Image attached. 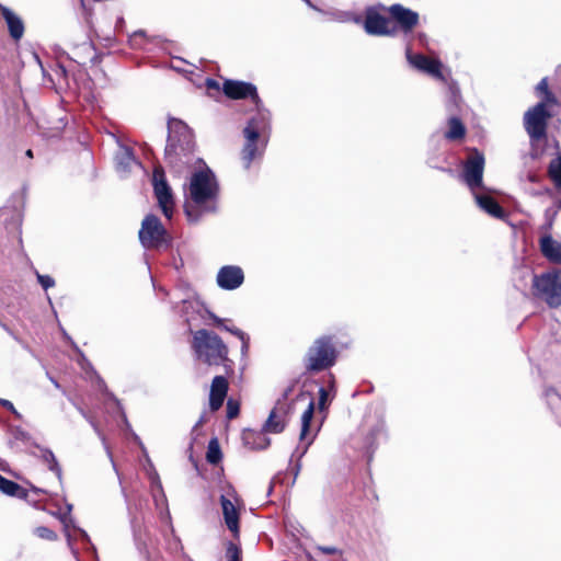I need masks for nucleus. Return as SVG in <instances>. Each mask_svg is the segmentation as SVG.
Masks as SVG:
<instances>
[{
  "instance_id": "22",
  "label": "nucleus",
  "mask_w": 561,
  "mask_h": 561,
  "mask_svg": "<svg viewBox=\"0 0 561 561\" xmlns=\"http://www.w3.org/2000/svg\"><path fill=\"white\" fill-rule=\"evenodd\" d=\"M466 135V127L457 117H450L447 123L445 138L450 141L461 140Z\"/></svg>"
},
{
  "instance_id": "35",
  "label": "nucleus",
  "mask_w": 561,
  "mask_h": 561,
  "mask_svg": "<svg viewBox=\"0 0 561 561\" xmlns=\"http://www.w3.org/2000/svg\"><path fill=\"white\" fill-rule=\"evenodd\" d=\"M240 413V403L233 399L227 401V417L229 420L236 419Z\"/></svg>"
},
{
  "instance_id": "23",
  "label": "nucleus",
  "mask_w": 561,
  "mask_h": 561,
  "mask_svg": "<svg viewBox=\"0 0 561 561\" xmlns=\"http://www.w3.org/2000/svg\"><path fill=\"white\" fill-rule=\"evenodd\" d=\"M222 459V453L219 442L216 437L211 438L207 446L206 460L210 465H218Z\"/></svg>"
},
{
  "instance_id": "41",
  "label": "nucleus",
  "mask_w": 561,
  "mask_h": 561,
  "mask_svg": "<svg viewBox=\"0 0 561 561\" xmlns=\"http://www.w3.org/2000/svg\"><path fill=\"white\" fill-rule=\"evenodd\" d=\"M505 216V213L504 210L502 209V207L495 203L493 201V217H496V218H500V219H503Z\"/></svg>"
},
{
  "instance_id": "44",
  "label": "nucleus",
  "mask_w": 561,
  "mask_h": 561,
  "mask_svg": "<svg viewBox=\"0 0 561 561\" xmlns=\"http://www.w3.org/2000/svg\"><path fill=\"white\" fill-rule=\"evenodd\" d=\"M206 85L208 89H215V90H218L219 89V84L217 81L213 80V79H208L206 81Z\"/></svg>"
},
{
  "instance_id": "46",
  "label": "nucleus",
  "mask_w": 561,
  "mask_h": 561,
  "mask_svg": "<svg viewBox=\"0 0 561 561\" xmlns=\"http://www.w3.org/2000/svg\"><path fill=\"white\" fill-rule=\"evenodd\" d=\"M28 485H30V490L33 491L34 493L47 494V492L45 490L37 488L32 483H28Z\"/></svg>"
},
{
  "instance_id": "30",
  "label": "nucleus",
  "mask_w": 561,
  "mask_h": 561,
  "mask_svg": "<svg viewBox=\"0 0 561 561\" xmlns=\"http://www.w3.org/2000/svg\"><path fill=\"white\" fill-rule=\"evenodd\" d=\"M34 534L44 540L56 541L58 539V535L50 528L46 526H38L34 529Z\"/></svg>"
},
{
  "instance_id": "6",
  "label": "nucleus",
  "mask_w": 561,
  "mask_h": 561,
  "mask_svg": "<svg viewBox=\"0 0 561 561\" xmlns=\"http://www.w3.org/2000/svg\"><path fill=\"white\" fill-rule=\"evenodd\" d=\"M546 102H539L524 114V127L530 138L533 154L540 156L543 152L541 144L547 138V125L551 114L547 111Z\"/></svg>"
},
{
  "instance_id": "39",
  "label": "nucleus",
  "mask_w": 561,
  "mask_h": 561,
  "mask_svg": "<svg viewBox=\"0 0 561 561\" xmlns=\"http://www.w3.org/2000/svg\"><path fill=\"white\" fill-rule=\"evenodd\" d=\"M318 550L324 554H336V553L341 554V550H339L336 547L319 546Z\"/></svg>"
},
{
  "instance_id": "37",
  "label": "nucleus",
  "mask_w": 561,
  "mask_h": 561,
  "mask_svg": "<svg viewBox=\"0 0 561 561\" xmlns=\"http://www.w3.org/2000/svg\"><path fill=\"white\" fill-rule=\"evenodd\" d=\"M37 280L45 290L55 286V280L49 275H41L37 273Z\"/></svg>"
},
{
  "instance_id": "1",
  "label": "nucleus",
  "mask_w": 561,
  "mask_h": 561,
  "mask_svg": "<svg viewBox=\"0 0 561 561\" xmlns=\"http://www.w3.org/2000/svg\"><path fill=\"white\" fill-rule=\"evenodd\" d=\"M184 210L190 221H198L205 214L217 210L219 185L213 171L201 168L194 171L184 188Z\"/></svg>"
},
{
  "instance_id": "40",
  "label": "nucleus",
  "mask_w": 561,
  "mask_h": 561,
  "mask_svg": "<svg viewBox=\"0 0 561 561\" xmlns=\"http://www.w3.org/2000/svg\"><path fill=\"white\" fill-rule=\"evenodd\" d=\"M208 317H209V319L213 321V324H214L215 327H217V328H221V329L224 328V325H225V324H224V322H225V320H224V319H221V318L217 317V316H216L215 313H213V312H209V313H208Z\"/></svg>"
},
{
  "instance_id": "43",
  "label": "nucleus",
  "mask_w": 561,
  "mask_h": 561,
  "mask_svg": "<svg viewBox=\"0 0 561 561\" xmlns=\"http://www.w3.org/2000/svg\"><path fill=\"white\" fill-rule=\"evenodd\" d=\"M540 245H553L552 238L549 236H543L540 239Z\"/></svg>"
},
{
  "instance_id": "12",
  "label": "nucleus",
  "mask_w": 561,
  "mask_h": 561,
  "mask_svg": "<svg viewBox=\"0 0 561 561\" xmlns=\"http://www.w3.org/2000/svg\"><path fill=\"white\" fill-rule=\"evenodd\" d=\"M244 280V274L241 267L236 265L222 266L217 274V283L219 287L233 290L241 286Z\"/></svg>"
},
{
  "instance_id": "21",
  "label": "nucleus",
  "mask_w": 561,
  "mask_h": 561,
  "mask_svg": "<svg viewBox=\"0 0 561 561\" xmlns=\"http://www.w3.org/2000/svg\"><path fill=\"white\" fill-rule=\"evenodd\" d=\"M0 491L9 496L27 500L28 490L0 474Z\"/></svg>"
},
{
  "instance_id": "24",
  "label": "nucleus",
  "mask_w": 561,
  "mask_h": 561,
  "mask_svg": "<svg viewBox=\"0 0 561 561\" xmlns=\"http://www.w3.org/2000/svg\"><path fill=\"white\" fill-rule=\"evenodd\" d=\"M117 168L127 171L133 164H136L135 158L127 148H123L116 156Z\"/></svg>"
},
{
  "instance_id": "31",
  "label": "nucleus",
  "mask_w": 561,
  "mask_h": 561,
  "mask_svg": "<svg viewBox=\"0 0 561 561\" xmlns=\"http://www.w3.org/2000/svg\"><path fill=\"white\" fill-rule=\"evenodd\" d=\"M542 255L552 263L561 264V248H540Z\"/></svg>"
},
{
  "instance_id": "28",
  "label": "nucleus",
  "mask_w": 561,
  "mask_h": 561,
  "mask_svg": "<svg viewBox=\"0 0 561 561\" xmlns=\"http://www.w3.org/2000/svg\"><path fill=\"white\" fill-rule=\"evenodd\" d=\"M549 174L557 187L561 188V157L552 160L549 167Z\"/></svg>"
},
{
  "instance_id": "47",
  "label": "nucleus",
  "mask_w": 561,
  "mask_h": 561,
  "mask_svg": "<svg viewBox=\"0 0 561 561\" xmlns=\"http://www.w3.org/2000/svg\"><path fill=\"white\" fill-rule=\"evenodd\" d=\"M26 154H27L28 157H32V150H27Z\"/></svg>"
},
{
  "instance_id": "42",
  "label": "nucleus",
  "mask_w": 561,
  "mask_h": 561,
  "mask_svg": "<svg viewBox=\"0 0 561 561\" xmlns=\"http://www.w3.org/2000/svg\"><path fill=\"white\" fill-rule=\"evenodd\" d=\"M0 405L4 408L5 410L16 414V410L13 405V403L7 399H0Z\"/></svg>"
},
{
  "instance_id": "26",
  "label": "nucleus",
  "mask_w": 561,
  "mask_h": 561,
  "mask_svg": "<svg viewBox=\"0 0 561 561\" xmlns=\"http://www.w3.org/2000/svg\"><path fill=\"white\" fill-rule=\"evenodd\" d=\"M42 459L47 465L48 469L57 474V477H61V468L50 449L42 450Z\"/></svg>"
},
{
  "instance_id": "32",
  "label": "nucleus",
  "mask_w": 561,
  "mask_h": 561,
  "mask_svg": "<svg viewBox=\"0 0 561 561\" xmlns=\"http://www.w3.org/2000/svg\"><path fill=\"white\" fill-rule=\"evenodd\" d=\"M224 330L230 332L231 334L236 335L237 337H239L242 342V352H247L248 348H249V336L243 332L241 331L240 329L236 328V327H228V325H224L222 328Z\"/></svg>"
},
{
  "instance_id": "8",
  "label": "nucleus",
  "mask_w": 561,
  "mask_h": 561,
  "mask_svg": "<svg viewBox=\"0 0 561 561\" xmlns=\"http://www.w3.org/2000/svg\"><path fill=\"white\" fill-rule=\"evenodd\" d=\"M261 125L256 119H251L243 130L245 144L241 152V159L245 168L261 156L264 141L260 138Z\"/></svg>"
},
{
  "instance_id": "33",
  "label": "nucleus",
  "mask_w": 561,
  "mask_h": 561,
  "mask_svg": "<svg viewBox=\"0 0 561 561\" xmlns=\"http://www.w3.org/2000/svg\"><path fill=\"white\" fill-rule=\"evenodd\" d=\"M224 330L230 332L231 334L236 335L237 337H239L242 342V352H247L248 348H249V336L243 332L241 331L240 329L236 328V327H228V325H224L222 328Z\"/></svg>"
},
{
  "instance_id": "5",
  "label": "nucleus",
  "mask_w": 561,
  "mask_h": 561,
  "mask_svg": "<svg viewBox=\"0 0 561 561\" xmlns=\"http://www.w3.org/2000/svg\"><path fill=\"white\" fill-rule=\"evenodd\" d=\"M484 170V158L478 151H472L466 162L461 179L467 184L477 205L486 214H491V196L489 191L482 192V176Z\"/></svg>"
},
{
  "instance_id": "3",
  "label": "nucleus",
  "mask_w": 561,
  "mask_h": 561,
  "mask_svg": "<svg viewBox=\"0 0 561 561\" xmlns=\"http://www.w3.org/2000/svg\"><path fill=\"white\" fill-rule=\"evenodd\" d=\"M169 138L165 147V159L176 172L192 161L194 150L193 135L188 126L180 119L172 118L168 123Z\"/></svg>"
},
{
  "instance_id": "36",
  "label": "nucleus",
  "mask_w": 561,
  "mask_h": 561,
  "mask_svg": "<svg viewBox=\"0 0 561 561\" xmlns=\"http://www.w3.org/2000/svg\"><path fill=\"white\" fill-rule=\"evenodd\" d=\"M329 389L321 387L319 389V409L324 410L328 407Z\"/></svg>"
},
{
  "instance_id": "20",
  "label": "nucleus",
  "mask_w": 561,
  "mask_h": 561,
  "mask_svg": "<svg viewBox=\"0 0 561 561\" xmlns=\"http://www.w3.org/2000/svg\"><path fill=\"white\" fill-rule=\"evenodd\" d=\"M0 11L7 22L10 35L15 41H19L24 34V25L22 20L7 7L0 5Z\"/></svg>"
},
{
  "instance_id": "17",
  "label": "nucleus",
  "mask_w": 561,
  "mask_h": 561,
  "mask_svg": "<svg viewBox=\"0 0 561 561\" xmlns=\"http://www.w3.org/2000/svg\"><path fill=\"white\" fill-rule=\"evenodd\" d=\"M364 26L365 31L371 35H388L392 33L390 21L373 10L367 12Z\"/></svg>"
},
{
  "instance_id": "10",
  "label": "nucleus",
  "mask_w": 561,
  "mask_h": 561,
  "mask_svg": "<svg viewBox=\"0 0 561 561\" xmlns=\"http://www.w3.org/2000/svg\"><path fill=\"white\" fill-rule=\"evenodd\" d=\"M165 236V230L157 217L147 216L144 219L141 229L139 230V238L144 244L147 242H167Z\"/></svg>"
},
{
  "instance_id": "34",
  "label": "nucleus",
  "mask_w": 561,
  "mask_h": 561,
  "mask_svg": "<svg viewBox=\"0 0 561 561\" xmlns=\"http://www.w3.org/2000/svg\"><path fill=\"white\" fill-rule=\"evenodd\" d=\"M537 91L545 94V99L541 102H546V105L554 103V96L548 90L547 79H542L538 83Z\"/></svg>"
},
{
  "instance_id": "4",
  "label": "nucleus",
  "mask_w": 561,
  "mask_h": 561,
  "mask_svg": "<svg viewBox=\"0 0 561 561\" xmlns=\"http://www.w3.org/2000/svg\"><path fill=\"white\" fill-rule=\"evenodd\" d=\"M340 352L332 335H321L313 340L302 357L304 375L312 376L333 367Z\"/></svg>"
},
{
  "instance_id": "27",
  "label": "nucleus",
  "mask_w": 561,
  "mask_h": 561,
  "mask_svg": "<svg viewBox=\"0 0 561 561\" xmlns=\"http://www.w3.org/2000/svg\"><path fill=\"white\" fill-rule=\"evenodd\" d=\"M546 399L551 410L561 416V396L553 389L546 391Z\"/></svg>"
},
{
  "instance_id": "15",
  "label": "nucleus",
  "mask_w": 561,
  "mask_h": 561,
  "mask_svg": "<svg viewBox=\"0 0 561 561\" xmlns=\"http://www.w3.org/2000/svg\"><path fill=\"white\" fill-rule=\"evenodd\" d=\"M224 92L231 99H243L250 96L254 101L257 100L256 88L251 83L242 81L227 80L224 83Z\"/></svg>"
},
{
  "instance_id": "9",
  "label": "nucleus",
  "mask_w": 561,
  "mask_h": 561,
  "mask_svg": "<svg viewBox=\"0 0 561 561\" xmlns=\"http://www.w3.org/2000/svg\"><path fill=\"white\" fill-rule=\"evenodd\" d=\"M152 185L159 207L163 215L170 219L173 215L175 204L172 190L165 180L164 171L161 167H156L153 170Z\"/></svg>"
},
{
  "instance_id": "14",
  "label": "nucleus",
  "mask_w": 561,
  "mask_h": 561,
  "mask_svg": "<svg viewBox=\"0 0 561 561\" xmlns=\"http://www.w3.org/2000/svg\"><path fill=\"white\" fill-rule=\"evenodd\" d=\"M220 505L227 528L236 539L240 537V513L234 504L225 495L220 496Z\"/></svg>"
},
{
  "instance_id": "48",
  "label": "nucleus",
  "mask_w": 561,
  "mask_h": 561,
  "mask_svg": "<svg viewBox=\"0 0 561 561\" xmlns=\"http://www.w3.org/2000/svg\"><path fill=\"white\" fill-rule=\"evenodd\" d=\"M306 1L309 3V1H308V0H306Z\"/></svg>"
},
{
  "instance_id": "25",
  "label": "nucleus",
  "mask_w": 561,
  "mask_h": 561,
  "mask_svg": "<svg viewBox=\"0 0 561 561\" xmlns=\"http://www.w3.org/2000/svg\"><path fill=\"white\" fill-rule=\"evenodd\" d=\"M313 412H314V402L310 401L308 408L305 410V412L301 415V431H300V439L301 440L306 438V436L309 432L310 423L313 417Z\"/></svg>"
},
{
  "instance_id": "45",
  "label": "nucleus",
  "mask_w": 561,
  "mask_h": 561,
  "mask_svg": "<svg viewBox=\"0 0 561 561\" xmlns=\"http://www.w3.org/2000/svg\"><path fill=\"white\" fill-rule=\"evenodd\" d=\"M335 387V377L333 374H329L328 388L333 390Z\"/></svg>"
},
{
  "instance_id": "38",
  "label": "nucleus",
  "mask_w": 561,
  "mask_h": 561,
  "mask_svg": "<svg viewBox=\"0 0 561 561\" xmlns=\"http://www.w3.org/2000/svg\"><path fill=\"white\" fill-rule=\"evenodd\" d=\"M294 388H295V385L291 383L289 385L283 392L282 394V398L278 399L277 401H280V403L284 404V410H286V401L288 399V397L291 394V392L294 391Z\"/></svg>"
},
{
  "instance_id": "2",
  "label": "nucleus",
  "mask_w": 561,
  "mask_h": 561,
  "mask_svg": "<svg viewBox=\"0 0 561 561\" xmlns=\"http://www.w3.org/2000/svg\"><path fill=\"white\" fill-rule=\"evenodd\" d=\"M191 347L196 359L207 366H222L226 373H233V360L229 357L228 345L214 331L199 329L192 331Z\"/></svg>"
},
{
  "instance_id": "7",
  "label": "nucleus",
  "mask_w": 561,
  "mask_h": 561,
  "mask_svg": "<svg viewBox=\"0 0 561 561\" xmlns=\"http://www.w3.org/2000/svg\"><path fill=\"white\" fill-rule=\"evenodd\" d=\"M531 278L533 295L543 300L548 306H561V270H551L541 275H534L527 271Z\"/></svg>"
},
{
  "instance_id": "18",
  "label": "nucleus",
  "mask_w": 561,
  "mask_h": 561,
  "mask_svg": "<svg viewBox=\"0 0 561 561\" xmlns=\"http://www.w3.org/2000/svg\"><path fill=\"white\" fill-rule=\"evenodd\" d=\"M391 16L405 30H411L419 20L417 13L403 8L400 4H394L389 8Z\"/></svg>"
},
{
  "instance_id": "16",
  "label": "nucleus",
  "mask_w": 561,
  "mask_h": 561,
  "mask_svg": "<svg viewBox=\"0 0 561 561\" xmlns=\"http://www.w3.org/2000/svg\"><path fill=\"white\" fill-rule=\"evenodd\" d=\"M286 413L287 410H284V404L280 403V401H277L263 425V431L273 434L282 433L286 427Z\"/></svg>"
},
{
  "instance_id": "11",
  "label": "nucleus",
  "mask_w": 561,
  "mask_h": 561,
  "mask_svg": "<svg viewBox=\"0 0 561 561\" xmlns=\"http://www.w3.org/2000/svg\"><path fill=\"white\" fill-rule=\"evenodd\" d=\"M407 58L409 62L416 69L436 78L444 80V76L442 72L443 65L439 60L434 58H428L424 55L420 54H411L410 49H407Z\"/></svg>"
},
{
  "instance_id": "29",
  "label": "nucleus",
  "mask_w": 561,
  "mask_h": 561,
  "mask_svg": "<svg viewBox=\"0 0 561 561\" xmlns=\"http://www.w3.org/2000/svg\"><path fill=\"white\" fill-rule=\"evenodd\" d=\"M226 558L228 561H242L241 548L232 541H228L226 545Z\"/></svg>"
},
{
  "instance_id": "19",
  "label": "nucleus",
  "mask_w": 561,
  "mask_h": 561,
  "mask_svg": "<svg viewBox=\"0 0 561 561\" xmlns=\"http://www.w3.org/2000/svg\"><path fill=\"white\" fill-rule=\"evenodd\" d=\"M242 440L245 447L250 450H262L270 446L271 440L266 436V432L247 430L242 434Z\"/></svg>"
},
{
  "instance_id": "13",
  "label": "nucleus",
  "mask_w": 561,
  "mask_h": 561,
  "mask_svg": "<svg viewBox=\"0 0 561 561\" xmlns=\"http://www.w3.org/2000/svg\"><path fill=\"white\" fill-rule=\"evenodd\" d=\"M229 382L225 376H215L211 380L209 391V408L213 412L218 411L227 398Z\"/></svg>"
}]
</instances>
